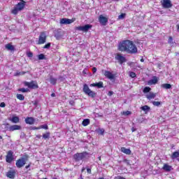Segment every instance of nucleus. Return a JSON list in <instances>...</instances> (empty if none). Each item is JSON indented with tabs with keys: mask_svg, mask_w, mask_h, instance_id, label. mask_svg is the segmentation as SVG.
<instances>
[{
	"mask_svg": "<svg viewBox=\"0 0 179 179\" xmlns=\"http://www.w3.org/2000/svg\"><path fill=\"white\" fill-rule=\"evenodd\" d=\"M130 78H136V73L135 72L133 71H130L129 73Z\"/></svg>",
	"mask_w": 179,
	"mask_h": 179,
	"instance_id": "e433bc0d",
	"label": "nucleus"
},
{
	"mask_svg": "<svg viewBox=\"0 0 179 179\" xmlns=\"http://www.w3.org/2000/svg\"><path fill=\"white\" fill-rule=\"evenodd\" d=\"M92 27H93V26L92 24H85L84 26H79V27H76L75 28V30H78V31H84L85 33H87V31H89V30H90V29H92Z\"/></svg>",
	"mask_w": 179,
	"mask_h": 179,
	"instance_id": "39448f33",
	"label": "nucleus"
},
{
	"mask_svg": "<svg viewBox=\"0 0 179 179\" xmlns=\"http://www.w3.org/2000/svg\"><path fill=\"white\" fill-rule=\"evenodd\" d=\"M161 5L164 9H170V8H173V3H171V0H162Z\"/></svg>",
	"mask_w": 179,
	"mask_h": 179,
	"instance_id": "0eeeda50",
	"label": "nucleus"
},
{
	"mask_svg": "<svg viewBox=\"0 0 179 179\" xmlns=\"http://www.w3.org/2000/svg\"><path fill=\"white\" fill-rule=\"evenodd\" d=\"M98 134H99V135H104V129H99Z\"/></svg>",
	"mask_w": 179,
	"mask_h": 179,
	"instance_id": "ea45409f",
	"label": "nucleus"
},
{
	"mask_svg": "<svg viewBox=\"0 0 179 179\" xmlns=\"http://www.w3.org/2000/svg\"><path fill=\"white\" fill-rule=\"evenodd\" d=\"M152 104H153V106L159 107V106H160L161 103H160V101H153Z\"/></svg>",
	"mask_w": 179,
	"mask_h": 179,
	"instance_id": "79ce46f5",
	"label": "nucleus"
},
{
	"mask_svg": "<svg viewBox=\"0 0 179 179\" xmlns=\"http://www.w3.org/2000/svg\"><path fill=\"white\" fill-rule=\"evenodd\" d=\"M117 1H120V0H117Z\"/></svg>",
	"mask_w": 179,
	"mask_h": 179,
	"instance_id": "e2e57ef3",
	"label": "nucleus"
},
{
	"mask_svg": "<svg viewBox=\"0 0 179 179\" xmlns=\"http://www.w3.org/2000/svg\"><path fill=\"white\" fill-rule=\"evenodd\" d=\"M114 179H125V178L121 176H115Z\"/></svg>",
	"mask_w": 179,
	"mask_h": 179,
	"instance_id": "49530a36",
	"label": "nucleus"
},
{
	"mask_svg": "<svg viewBox=\"0 0 179 179\" xmlns=\"http://www.w3.org/2000/svg\"><path fill=\"white\" fill-rule=\"evenodd\" d=\"M155 97H156V94H155L153 92H150L149 94L146 95V98L148 100H152V99H155Z\"/></svg>",
	"mask_w": 179,
	"mask_h": 179,
	"instance_id": "5701e85b",
	"label": "nucleus"
},
{
	"mask_svg": "<svg viewBox=\"0 0 179 179\" xmlns=\"http://www.w3.org/2000/svg\"><path fill=\"white\" fill-rule=\"evenodd\" d=\"M69 104H70L71 106H75V101H69Z\"/></svg>",
	"mask_w": 179,
	"mask_h": 179,
	"instance_id": "8fccbe9b",
	"label": "nucleus"
},
{
	"mask_svg": "<svg viewBox=\"0 0 179 179\" xmlns=\"http://www.w3.org/2000/svg\"><path fill=\"white\" fill-rule=\"evenodd\" d=\"M38 58L40 60L45 59V55H44V54H40V55H38Z\"/></svg>",
	"mask_w": 179,
	"mask_h": 179,
	"instance_id": "4c0bfd02",
	"label": "nucleus"
},
{
	"mask_svg": "<svg viewBox=\"0 0 179 179\" xmlns=\"http://www.w3.org/2000/svg\"><path fill=\"white\" fill-rule=\"evenodd\" d=\"M89 152L83 151V152H77L73 155V159L75 162H85V160H89L90 155Z\"/></svg>",
	"mask_w": 179,
	"mask_h": 179,
	"instance_id": "f03ea898",
	"label": "nucleus"
},
{
	"mask_svg": "<svg viewBox=\"0 0 179 179\" xmlns=\"http://www.w3.org/2000/svg\"><path fill=\"white\" fill-rule=\"evenodd\" d=\"M141 110H142L143 111H150V107H149V106L145 105L141 107Z\"/></svg>",
	"mask_w": 179,
	"mask_h": 179,
	"instance_id": "c85d7f7f",
	"label": "nucleus"
},
{
	"mask_svg": "<svg viewBox=\"0 0 179 179\" xmlns=\"http://www.w3.org/2000/svg\"><path fill=\"white\" fill-rule=\"evenodd\" d=\"M5 48L8 51H11V52H13L15 51V46L12 45V43H8L5 45Z\"/></svg>",
	"mask_w": 179,
	"mask_h": 179,
	"instance_id": "a211bd4d",
	"label": "nucleus"
},
{
	"mask_svg": "<svg viewBox=\"0 0 179 179\" xmlns=\"http://www.w3.org/2000/svg\"><path fill=\"white\" fill-rule=\"evenodd\" d=\"M6 106V104H5V102H1L0 103V107H1L2 108H5Z\"/></svg>",
	"mask_w": 179,
	"mask_h": 179,
	"instance_id": "a18cd8bd",
	"label": "nucleus"
},
{
	"mask_svg": "<svg viewBox=\"0 0 179 179\" xmlns=\"http://www.w3.org/2000/svg\"><path fill=\"white\" fill-rule=\"evenodd\" d=\"M50 131H47L45 134H43V139H50Z\"/></svg>",
	"mask_w": 179,
	"mask_h": 179,
	"instance_id": "c756f323",
	"label": "nucleus"
},
{
	"mask_svg": "<svg viewBox=\"0 0 179 179\" xmlns=\"http://www.w3.org/2000/svg\"><path fill=\"white\" fill-rule=\"evenodd\" d=\"M76 20V18L73 17L72 19L62 18L60 20V24H71Z\"/></svg>",
	"mask_w": 179,
	"mask_h": 179,
	"instance_id": "9d476101",
	"label": "nucleus"
},
{
	"mask_svg": "<svg viewBox=\"0 0 179 179\" xmlns=\"http://www.w3.org/2000/svg\"><path fill=\"white\" fill-rule=\"evenodd\" d=\"M99 23L102 26H106L107 23L108 22V18L103 16V15H99Z\"/></svg>",
	"mask_w": 179,
	"mask_h": 179,
	"instance_id": "ddd939ff",
	"label": "nucleus"
},
{
	"mask_svg": "<svg viewBox=\"0 0 179 179\" xmlns=\"http://www.w3.org/2000/svg\"><path fill=\"white\" fill-rule=\"evenodd\" d=\"M34 117H28L25 119L26 124H28L29 125H33L34 124Z\"/></svg>",
	"mask_w": 179,
	"mask_h": 179,
	"instance_id": "f3484780",
	"label": "nucleus"
},
{
	"mask_svg": "<svg viewBox=\"0 0 179 179\" xmlns=\"http://www.w3.org/2000/svg\"><path fill=\"white\" fill-rule=\"evenodd\" d=\"M92 72H93V73H96V72H97V69L96 67H93Z\"/></svg>",
	"mask_w": 179,
	"mask_h": 179,
	"instance_id": "de8ad7c7",
	"label": "nucleus"
},
{
	"mask_svg": "<svg viewBox=\"0 0 179 179\" xmlns=\"http://www.w3.org/2000/svg\"><path fill=\"white\" fill-rule=\"evenodd\" d=\"M55 37L57 38V40H59V38H61V31L57 30L55 32Z\"/></svg>",
	"mask_w": 179,
	"mask_h": 179,
	"instance_id": "393cba45",
	"label": "nucleus"
},
{
	"mask_svg": "<svg viewBox=\"0 0 179 179\" xmlns=\"http://www.w3.org/2000/svg\"><path fill=\"white\" fill-rule=\"evenodd\" d=\"M51 96H52V97H55V93H52V94H51Z\"/></svg>",
	"mask_w": 179,
	"mask_h": 179,
	"instance_id": "4d7b16f0",
	"label": "nucleus"
},
{
	"mask_svg": "<svg viewBox=\"0 0 179 179\" xmlns=\"http://www.w3.org/2000/svg\"><path fill=\"white\" fill-rule=\"evenodd\" d=\"M104 76H106V78L110 79V80H113V79H115V75L113 74L110 71H104Z\"/></svg>",
	"mask_w": 179,
	"mask_h": 179,
	"instance_id": "4468645a",
	"label": "nucleus"
},
{
	"mask_svg": "<svg viewBox=\"0 0 179 179\" xmlns=\"http://www.w3.org/2000/svg\"><path fill=\"white\" fill-rule=\"evenodd\" d=\"M177 157H179V152L178 151L173 152L171 155V159H177Z\"/></svg>",
	"mask_w": 179,
	"mask_h": 179,
	"instance_id": "b1692460",
	"label": "nucleus"
},
{
	"mask_svg": "<svg viewBox=\"0 0 179 179\" xmlns=\"http://www.w3.org/2000/svg\"><path fill=\"white\" fill-rule=\"evenodd\" d=\"M6 176L8 178L14 179L15 177H16V170L10 169V170L6 173Z\"/></svg>",
	"mask_w": 179,
	"mask_h": 179,
	"instance_id": "f8f14e48",
	"label": "nucleus"
},
{
	"mask_svg": "<svg viewBox=\"0 0 179 179\" xmlns=\"http://www.w3.org/2000/svg\"><path fill=\"white\" fill-rule=\"evenodd\" d=\"M50 47H51V43H48L46 45L43 46V48L48 49L50 48Z\"/></svg>",
	"mask_w": 179,
	"mask_h": 179,
	"instance_id": "c03bdc74",
	"label": "nucleus"
},
{
	"mask_svg": "<svg viewBox=\"0 0 179 179\" xmlns=\"http://www.w3.org/2000/svg\"><path fill=\"white\" fill-rule=\"evenodd\" d=\"M150 90H152V89L149 87H145L143 89V93H149V92H150Z\"/></svg>",
	"mask_w": 179,
	"mask_h": 179,
	"instance_id": "f704fd0d",
	"label": "nucleus"
},
{
	"mask_svg": "<svg viewBox=\"0 0 179 179\" xmlns=\"http://www.w3.org/2000/svg\"><path fill=\"white\" fill-rule=\"evenodd\" d=\"M120 150L122 153H124V155H131V150L128 148H125V147H122Z\"/></svg>",
	"mask_w": 179,
	"mask_h": 179,
	"instance_id": "4be33fe9",
	"label": "nucleus"
},
{
	"mask_svg": "<svg viewBox=\"0 0 179 179\" xmlns=\"http://www.w3.org/2000/svg\"><path fill=\"white\" fill-rule=\"evenodd\" d=\"M168 44H174V42H173V36H169V37Z\"/></svg>",
	"mask_w": 179,
	"mask_h": 179,
	"instance_id": "58836bf2",
	"label": "nucleus"
},
{
	"mask_svg": "<svg viewBox=\"0 0 179 179\" xmlns=\"http://www.w3.org/2000/svg\"><path fill=\"white\" fill-rule=\"evenodd\" d=\"M85 170V168H83L82 170H81V172L83 173V171Z\"/></svg>",
	"mask_w": 179,
	"mask_h": 179,
	"instance_id": "bf43d9fd",
	"label": "nucleus"
},
{
	"mask_svg": "<svg viewBox=\"0 0 179 179\" xmlns=\"http://www.w3.org/2000/svg\"><path fill=\"white\" fill-rule=\"evenodd\" d=\"M90 87H98V89H101L102 87H103V82L100 81L99 83L90 84Z\"/></svg>",
	"mask_w": 179,
	"mask_h": 179,
	"instance_id": "dca6fc26",
	"label": "nucleus"
},
{
	"mask_svg": "<svg viewBox=\"0 0 179 179\" xmlns=\"http://www.w3.org/2000/svg\"><path fill=\"white\" fill-rule=\"evenodd\" d=\"M36 138H38V139L41 138V136H36Z\"/></svg>",
	"mask_w": 179,
	"mask_h": 179,
	"instance_id": "13d9d810",
	"label": "nucleus"
},
{
	"mask_svg": "<svg viewBox=\"0 0 179 179\" xmlns=\"http://www.w3.org/2000/svg\"><path fill=\"white\" fill-rule=\"evenodd\" d=\"M17 99L18 100H20L21 101H23V100H24V96H23V94H17Z\"/></svg>",
	"mask_w": 179,
	"mask_h": 179,
	"instance_id": "7c9ffc66",
	"label": "nucleus"
},
{
	"mask_svg": "<svg viewBox=\"0 0 179 179\" xmlns=\"http://www.w3.org/2000/svg\"><path fill=\"white\" fill-rule=\"evenodd\" d=\"M27 55L28 58H33V52H28L27 53Z\"/></svg>",
	"mask_w": 179,
	"mask_h": 179,
	"instance_id": "37998d69",
	"label": "nucleus"
},
{
	"mask_svg": "<svg viewBox=\"0 0 179 179\" xmlns=\"http://www.w3.org/2000/svg\"><path fill=\"white\" fill-rule=\"evenodd\" d=\"M25 73H26V71H22V72H18V71H17V72L15 73V76H23V75H25Z\"/></svg>",
	"mask_w": 179,
	"mask_h": 179,
	"instance_id": "473e14b6",
	"label": "nucleus"
},
{
	"mask_svg": "<svg viewBox=\"0 0 179 179\" xmlns=\"http://www.w3.org/2000/svg\"><path fill=\"white\" fill-rule=\"evenodd\" d=\"M117 50L121 52H127V54H136L138 52L136 45L134 43V41L128 39L119 43Z\"/></svg>",
	"mask_w": 179,
	"mask_h": 179,
	"instance_id": "f257e3e1",
	"label": "nucleus"
},
{
	"mask_svg": "<svg viewBox=\"0 0 179 179\" xmlns=\"http://www.w3.org/2000/svg\"><path fill=\"white\" fill-rule=\"evenodd\" d=\"M162 89H171V85L169 83H164L161 85Z\"/></svg>",
	"mask_w": 179,
	"mask_h": 179,
	"instance_id": "a878e982",
	"label": "nucleus"
},
{
	"mask_svg": "<svg viewBox=\"0 0 179 179\" xmlns=\"http://www.w3.org/2000/svg\"><path fill=\"white\" fill-rule=\"evenodd\" d=\"M115 59H117V61H118V62H119V64H120V65H122V64H124V62H127V58H125V57L122 56L120 53H117L116 55Z\"/></svg>",
	"mask_w": 179,
	"mask_h": 179,
	"instance_id": "9b49d317",
	"label": "nucleus"
},
{
	"mask_svg": "<svg viewBox=\"0 0 179 179\" xmlns=\"http://www.w3.org/2000/svg\"><path fill=\"white\" fill-rule=\"evenodd\" d=\"M24 86L29 87V89H38V84L37 81L31 80V82L25 81L24 83Z\"/></svg>",
	"mask_w": 179,
	"mask_h": 179,
	"instance_id": "423d86ee",
	"label": "nucleus"
},
{
	"mask_svg": "<svg viewBox=\"0 0 179 179\" xmlns=\"http://www.w3.org/2000/svg\"><path fill=\"white\" fill-rule=\"evenodd\" d=\"M89 124H90V120H89V119H85L82 123L83 127H87V125H89Z\"/></svg>",
	"mask_w": 179,
	"mask_h": 179,
	"instance_id": "bb28decb",
	"label": "nucleus"
},
{
	"mask_svg": "<svg viewBox=\"0 0 179 179\" xmlns=\"http://www.w3.org/2000/svg\"><path fill=\"white\" fill-rule=\"evenodd\" d=\"M83 92H84L85 94L89 96V97H92V99L96 97V92L92 91V90L89 88V85H87V84L83 85Z\"/></svg>",
	"mask_w": 179,
	"mask_h": 179,
	"instance_id": "20e7f679",
	"label": "nucleus"
},
{
	"mask_svg": "<svg viewBox=\"0 0 179 179\" xmlns=\"http://www.w3.org/2000/svg\"><path fill=\"white\" fill-rule=\"evenodd\" d=\"M131 131H132V132H135V131H136V129L132 127V128H131Z\"/></svg>",
	"mask_w": 179,
	"mask_h": 179,
	"instance_id": "5fc2aeb1",
	"label": "nucleus"
},
{
	"mask_svg": "<svg viewBox=\"0 0 179 179\" xmlns=\"http://www.w3.org/2000/svg\"><path fill=\"white\" fill-rule=\"evenodd\" d=\"M9 121H11L13 124H17L20 121V119H19L18 116H13L12 118L9 119Z\"/></svg>",
	"mask_w": 179,
	"mask_h": 179,
	"instance_id": "aec40b11",
	"label": "nucleus"
},
{
	"mask_svg": "<svg viewBox=\"0 0 179 179\" xmlns=\"http://www.w3.org/2000/svg\"><path fill=\"white\" fill-rule=\"evenodd\" d=\"M20 129H22V127L17 124H13L9 127V131L10 132H13V131H20Z\"/></svg>",
	"mask_w": 179,
	"mask_h": 179,
	"instance_id": "2eb2a0df",
	"label": "nucleus"
},
{
	"mask_svg": "<svg viewBox=\"0 0 179 179\" xmlns=\"http://www.w3.org/2000/svg\"><path fill=\"white\" fill-rule=\"evenodd\" d=\"M30 166H31V164H29L28 165H27L26 166H25V169H29L30 168Z\"/></svg>",
	"mask_w": 179,
	"mask_h": 179,
	"instance_id": "864d4df0",
	"label": "nucleus"
},
{
	"mask_svg": "<svg viewBox=\"0 0 179 179\" xmlns=\"http://www.w3.org/2000/svg\"><path fill=\"white\" fill-rule=\"evenodd\" d=\"M87 172L88 173V174H92V169L87 168Z\"/></svg>",
	"mask_w": 179,
	"mask_h": 179,
	"instance_id": "3c124183",
	"label": "nucleus"
},
{
	"mask_svg": "<svg viewBox=\"0 0 179 179\" xmlns=\"http://www.w3.org/2000/svg\"><path fill=\"white\" fill-rule=\"evenodd\" d=\"M57 78L52 77V76H50V82L51 83V85H57Z\"/></svg>",
	"mask_w": 179,
	"mask_h": 179,
	"instance_id": "cd10ccee",
	"label": "nucleus"
},
{
	"mask_svg": "<svg viewBox=\"0 0 179 179\" xmlns=\"http://www.w3.org/2000/svg\"><path fill=\"white\" fill-rule=\"evenodd\" d=\"M37 128H38V127H34V129H37Z\"/></svg>",
	"mask_w": 179,
	"mask_h": 179,
	"instance_id": "052dcab7",
	"label": "nucleus"
},
{
	"mask_svg": "<svg viewBox=\"0 0 179 179\" xmlns=\"http://www.w3.org/2000/svg\"><path fill=\"white\" fill-rule=\"evenodd\" d=\"M140 61L141 62H145V59H143V58H141Z\"/></svg>",
	"mask_w": 179,
	"mask_h": 179,
	"instance_id": "6e6d98bb",
	"label": "nucleus"
},
{
	"mask_svg": "<svg viewBox=\"0 0 179 179\" xmlns=\"http://www.w3.org/2000/svg\"><path fill=\"white\" fill-rule=\"evenodd\" d=\"M29 156L27 154H24L23 156L18 159L15 162V166L17 169H22L24 167L26 163L29 161Z\"/></svg>",
	"mask_w": 179,
	"mask_h": 179,
	"instance_id": "7ed1b4c3",
	"label": "nucleus"
},
{
	"mask_svg": "<svg viewBox=\"0 0 179 179\" xmlns=\"http://www.w3.org/2000/svg\"><path fill=\"white\" fill-rule=\"evenodd\" d=\"M162 169L164 171H171L173 170V166L169 165V164H164L163 167H162Z\"/></svg>",
	"mask_w": 179,
	"mask_h": 179,
	"instance_id": "6ab92c4d",
	"label": "nucleus"
},
{
	"mask_svg": "<svg viewBox=\"0 0 179 179\" xmlns=\"http://www.w3.org/2000/svg\"><path fill=\"white\" fill-rule=\"evenodd\" d=\"M87 69H84L83 71V75H87Z\"/></svg>",
	"mask_w": 179,
	"mask_h": 179,
	"instance_id": "603ef678",
	"label": "nucleus"
},
{
	"mask_svg": "<svg viewBox=\"0 0 179 179\" xmlns=\"http://www.w3.org/2000/svg\"><path fill=\"white\" fill-rule=\"evenodd\" d=\"M37 129H48V125L47 124L41 125L38 127V128H37Z\"/></svg>",
	"mask_w": 179,
	"mask_h": 179,
	"instance_id": "2f4dec72",
	"label": "nucleus"
},
{
	"mask_svg": "<svg viewBox=\"0 0 179 179\" xmlns=\"http://www.w3.org/2000/svg\"><path fill=\"white\" fill-rule=\"evenodd\" d=\"M0 139H2V136H0Z\"/></svg>",
	"mask_w": 179,
	"mask_h": 179,
	"instance_id": "680f3d73",
	"label": "nucleus"
},
{
	"mask_svg": "<svg viewBox=\"0 0 179 179\" xmlns=\"http://www.w3.org/2000/svg\"><path fill=\"white\" fill-rule=\"evenodd\" d=\"M114 94V92L113 91H109L108 93V96H113Z\"/></svg>",
	"mask_w": 179,
	"mask_h": 179,
	"instance_id": "09e8293b",
	"label": "nucleus"
},
{
	"mask_svg": "<svg viewBox=\"0 0 179 179\" xmlns=\"http://www.w3.org/2000/svg\"><path fill=\"white\" fill-rule=\"evenodd\" d=\"M15 160V157H13V151L8 150L7 152V155H6V163H12Z\"/></svg>",
	"mask_w": 179,
	"mask_h": 179,
	"instance_id": "6e6552de",
	"label": "nucleus"
},
{
	"mask_svg": "<svg viewBox=\"0 0 179 179\" xmlns=\"http://www.w3.org/2000/svg\"><path fill=\"white\" fill-rule=\"evenodd\" d=\"M122 114H123V115L128 116V115H131V114H132V112L129 110H127V111H123Z\"/></svg>",
	"mask_w": 179,
	"mask_h": 179,
	"instance_id": "c9c22d12",
	"label": "nucleus"
},
{
	"mask_svg": "<svg viewBox=\"0 0 179 179\" xmlns=\"http://www.w3.org/2000/svg\"><path fill=\"white\" fill-rule=\"evenodd\" d=\"M18 92H21L22 93H27V92H29V89L20 88L18 89Z\"/></svg>",
	"mask_w": 179,
	"mask_h": 179,
	"instance_id": "72a5a7b5",
	"label": "nucleus"
},
{
	"mask_svg": "<svg viewBox=\"0 0 179 179\" xmlns=\"http://www.w3.org/2000/svg\"><path fill=\"white\" fill-rule=\"evenodd\" d=\"M45 41H47V34L45 31H42L39 35L38 44H44Z\"/></svg>",
	"mask_w": 179,
	"mask_h": 179,
	"instance_id": "1a4fd4ad",
	"label": "nucleus"
},
{
	"mask_svg": "<svg viewBox=\"0 0 179 179\" xmlns=\"http://www.w3.org/2000/svg\"><path fill=\"white\" fill-rule=\"evenodd\" d=\"M125 16H127L126 13H121L119 16H118V19H124L125 17Z\"/></svg>",
	"mask_w": 179,
	"mask_h": 179,
	"instance_id": "a19ab883",
	"label": "nucleus"
},
{
	"mask_svg": "<svg viewBox=\"0 0 179 179\" xmlns=\"http://www.w3.org/2000/svg\"><path fill=\"white\" fill-rule=\"evenodd\" d=\"M157 82H159V80L157 79V77L154 76L152 80H150L148 81V85H156V83H157Z\"/></svg>",
	"mask_w": 179,
	"mask_h": 179,
	"instance_id": "412c9836",
	"label": "nucleus"
}]
</instances>
